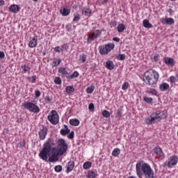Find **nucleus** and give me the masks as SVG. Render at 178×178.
<instances>
[{
	"label": "nucleus",
	"instance_id": "nucleus-1",
	"mask_svg": "<svg viewBox=\"0 0 178 178\" xmlns=\"http://www.w3.org/2000/svg\"><path fill=\"white\" fill-rule=\"evenodd\" d=\"M67 151V143L65 141V139H58L57 149L54 147L51 152L50 156H49V162H58L59 161L58 156H62Z\"/></svg>",
	"mask_w": 178,
	"mask_h": 178
},
{
	"label": "nucleus",
	"instance_id": "nucleus-2",
	"mask_svg": "<svg viewBox=\"0 0 178 178\" xmlns=\"http://www.w3.org/2000/svg\"><path fill=\"white\" fill-rule=\"evenodd\" d=\"M136 170L138 177L141 178L144 175L145 178H155L154 170L151 166L143 161L136 163Z\"/></svg>",
	"mask_w": 178,
	"mask_h": 178
},
{
	"label": "nucleus",
	"instance_id": "nucleus-3",
	"mask_svg": "<svg viewBox=\"0 0 178 178\" xmlns=\"http://www.w3.org/2000/svg\"><path fill=\"white\" fill-rule=\"evenodd\" d=\"M166 118H168L166 111H156L155 113H152L149 118L145 119V122L147 124H152V123H155V120H156V122H161V120H163V119H166Z\"/></svg>",
	"mask_w": 178,
	"mask_h": 178
},
{
	"label": "nucleus",
	"instance_id": "nucleus-4",
	"mask_svg": "<svg viewBox=\"0 0 178 178\" xmlns=\"http://www.w3.org/2000/svg\"><path fill=\"white\" fill-rule=\"evenodd\" d=\"M144 77H145V80L147 81L149 86H154L159 80V74L155 70H152V72L147 71L144 73Z\"/></svg>",
	"mask_w": 178,
	"mask_h": 178
},
{
	"label": "nucleus",
	"instance_id": "nucleus-5",
	"mask_svg": "<svg viewBox=\"0 0 178 178\" xmlns=\"http://www.w3.org/2000/svg\"><path fill=\"white\" fill-rule=\"evenodd\" d=\"M113 48H115V44L113 43L101 45L99 47V52L100 55H108Z\"/></svg>",
	"mask_w": 178,
	"mask_h": 178
},
{
	"label": "nucleus",
	"instance_id": "nucleus-6",
	"mask_svg": "<svg viewBox=\"0 0 178 178\" xmlns=\"http://www.w3.org/2000/svg\"><path fill=\"white\" fill-rule=\"evenodd\" d=\"M47 119L51 124H58L59 123V114L55 110H52L47 116Z\"/></svg>",
	"mask_w": 178,
	"mask_h": 178
},
{
	"label": "nucleus",
	"instance_id": "nucleus-7",
	"mask_svg": "<svg viewBox=\"0 0 178 178\" xmlns=\"http://www.w3.org/2000/svg\"><path fill=\"white\" fill-rule=\"evenodd\" d=\"M51 150L43 146V148L40 150L39 153V158L42 159V161L48 162V159L49 158V156H51Z\"/></svg>",
	"mask_w": 178,
	"mask_h": 178
},
{
	"label": "nucleus",
	"instance_id": "nucleus-8",
	"mask_svg": "<svg viewBox=\"0 0 178 178\" xmlns=\"http://www.w3.org/2000/svg\"><path fill=\"white\" fill-rule=\"evenodd\" d=\"M23 106L25 109H27L29 112H32L33 113H38L40 111V107L32 102L24 103Z\"/></svg>",
	"mask_w": 178,
	"mask_h": 178
},
{
	"label": "nucleus",
	"instance_id": "nucleus-9",
	"mask_svg": "<svg viewBox=\"0 0 178 178\" xmlns=\"http://www.w3.org/2000/svg\"><path fill=\"white\" fill-rule=\"evenodd\" d=\"M178 162V157L177 156H172L170 157V161H165L163 166L164 168L165 166H168V168H172L173 166H175V165H177Z\"/></svg>",
	"mask_w": 178,
	"mask_h": 178
},
{
	"label": "nucleus",
	"instance_id": "nucleus-10",
	"mask_svg": "<svg viewBox=\"0 0 178 178\" xmlns=\"http://www.w3.org/2000/svg\"><path fill=\"white\" fill-rule=\"evenodd\" d=\"M55 145V140L52 138H49L47 142L44 144L43 147L44 148H47L48 149H50V151H52L53 147Z\"/></svg>",
	"mask_w": 178,
	"mask_h": 178
},
{
	"label": "nucleus",
	"instance_id": "nucleus-11",
	"mask_svg": "<svg viewBox=\"0 0 178 178\" xmlns=\"http://www.w3.org/2000/svg\"><path fill=\"white\" fill-rule=\"evenodd\" d=\"M163 62L165 63V65H168V66H171V67H173V66L176 65V61H175V59L170 57H165L163 58Z\"/></svg>",
	"mask_w": 178,
	"mask_h": 178
},
{
	"label": "nucleus",
	"instance_id": "nucleus-12",
	"mask_svg": "<svg viewBox=\"0 0 178 178\" xmlns=\"http://www.w3.org/2000/svg\"><path fill=\"white\" fill-rule=\"evenodd\" d=\"M47 133H48V129H47V127H43L39 131V138H40V140H45V137H47Z\"/></svg>",
	"mask_w": 178,
	"mask_h": 178
},
{
	"label": "nucleus",
	"instance_id": "nucleus-13",
	"mask_svg": "<svg viewBox=\"0 0 178 178\" xmlns=\"http://www.w3.org/2000/svg\"><path fill=\"white\" fill-rule=\"evenodd\" d=\"M8 10L12 13H17V12H20V7L16 4H12L9 7Z\"/></svg>",
	"mask_w": 178,
	"mask_h": 178
},
{
	"label": "nucleus",
	"instance_id": "nucleus-14",
	"mask_svg": "<svg viewBox=\"0 0 178 178\" xmlns=\"http://www.w3.org/2000/svg\"><path fill=\"white\" fill-rule=\"evenodd\" d=\"M161 23L163 24H167L170 26L172 24H175V20L173 19V18H162Z\"/></svg>",
	"mask_w": 178,
	"mask_h": 178
},
{
	"label": "nucleus",
	"instance_id": "nucleus-15",
	"mask_svg": "<svg viewBox=\"0 0 178 178\" xmlns=\"http://www.w3.org/2000/svg\"><path fill=\"white\" fill-rule=\"evenodd\" d=\"M37 41H38V38L35 36L29 41V48H35L37 47Z\"/></svg>",
	"mask_w": 178,
	"mask_h": 178
},
{
	"label": "nucleus",
	"instance_id": "nucleus-16",
	"mask_svg": "<svg viewBox=\"0 0 178 178\" xmlns=\"http://www.w3.org/2000/svg\"><path fill=\"white\" fill-rule=\"evenodd\" d=\"M82 15H84V16H87L88 17H90V16L92 15V10L89 8L85 7L82 10Z\"/></svg>",
	"mask_w": 178,
	"mask_h": 178
},
{
	"label": "nucleus",
	"instance_id": "nucleus-17",
	"mask_svg": "<svg viewBox=\"0 0 178 178\" xmlns=\"http://www.w3.org/2000/svg\"><path fill=\"white\" fill-rule=\"evenodd\" d=\"M74 169V161H70L67 163V173H70V172H72Z\"/></svg>",
	"mask_w": 178,
	"mask_h": 178
},
{
	"label": "nucleus",
	"instance_id": "nucleus-18",
	"mask_svg": "<svg viewBox=\"0 0 178 178\" xmlns=\"http://www.w3.org/2000/svg\"><path fill=\"white\" fill-rule=\"evenodd\" d=\"M60 13L63 16H69L70 15V9L63 7L60 10Z\"/></svg>",
	"mask_w": 178,
	"mask_h": 178
},
{
	"label": "nucleus",
	"instance_id": "nucleus-19",
	"mask_svg": "<svg viewBox=\"0 0 178 178\" xmlns=\"http://www.w3.org/2000/svg\"><path fill=\"white\" fill-rule=\"evenodd\" d=\"M105 67L106 69H108V70H113V69H115V64H113V61L112 60H107Z\"/></svg>",
	"mask_w": 178,
	"mask_h": 178
},
{
	"label": "nucleus",
	"instance_id": "nucleus-20",
	"mask_svg": "<svg viewBox=\"0 0 178 178\" xmlns=\"http://www.w3.org/2000/svg\"><path fill=\"white\" fill-rule=\"evenodd\" d=\"M159 90L161 91H168V90H169V83L165 82L162 83L159 86Z\"/></svg>",
	"mask_w": 178,
	"mask_h": 178
},
{
	"label": "nucleus",
	"instance_id": "nucleus-21",
	"mask_svg": "<svg viewBox=\"0 0 178 178\" xmlns=\"http://www.w3.org/2000/svg\"><path fill=\"white\" fill-rule=\"evenodd\" d=\"M154 152L159 156H163V152H162V148H161L160 147H155L154 149Z\"/></svg>",
	"mask_w": 178,
	"mask_h": 178
},
{
	"label": "nucleus",
	"instance_id": "nucleus-22",
	"mask_svg": "<svg viewBox=\"0 0 178 178\" xmlns=\"http://www.w3.org/2000/svg\"><path fill=\"white\" fill-rule=\"evenodd\" d=\"M143 27L145 29H152L154 26L152 25V24L149 23V21L148 19H144L143 21Z\"/></svg>",
	"mask_w": 178,
	"mask_h": 178
},
{
	"label": "nucleus",
	"instance_id": "nucleus-23",
	"mask_svg": "<svg viewBox=\"0 0 178 178\" xmlns=\"http://www.w3.org/2000/svg\"><path fill=\"white\" fill-rule=\"evenodd\" d=\"M70 124H71V126H79L80 124V120H79V119H71L69 121Z\"/></svg>",
	"mask_w": 178,
	"mask_h": 178
},
{
	"label": "nucleus",
	"instance_id": "nucleus-24",
	"mask_svg": "<svg viewBox=\"0 0 178 178\" xmlns=\"http://www.w3.org/2000/svg\"><path fill=\"white\" fill-rule=\"evenodd\" d=\"M95 40V38L93 36L92 33L90 32L88 33L87 43L91 44L92 41Z\"/></svg>",
	"mask_w": 178,
	"mask_h": 178
},
{
	"label": "nucleus",
	"instance_id": "nucleus-25",
	"mask_svg": "<svg viewBox=\"0 0 178 178\" xmlns=\"http://www.w3.org/2000/svg\"><path fill=\"white\" fill-rule=\"evenodd\" d=\"M74 91V88L72 86H69L65 88V92L67 94H73Z\"/></svg>",
	"mask_w": 178,
	"mask_h": 178
},
{
	"label": "nucleus",
	"instance_id": "nucleus-26",
	"mask_svg": "<svg viewBox=\"0 0 178 178\" xmlns=\"http://www.w3.org/2000/svg\"><path fill=\"white\" fill-rule=\"evenodd\" d=\"M58 73H60V74H63V76H67V74H69L66 70V68L65 67H60L58 69Z\"/></svg>",
	"mask_w": 178,
	"mask_h": 178
},
{
	"label": "nucleus",
	"instance_id": "nucleus-27",
	"mask_svg": "<svg viewBox=\"0 0 178 178\" xmlns=\"http://www.w3.org/2000/svg\"><path fill=\"white\" fill-rule=\"evenodd\" d=\"M124 30H126V27L124 26V24H120L118 26V33H123Z\"/></svg>",
	"mask_w": 178,
	"mask_h": 178
},
{
	"label": "nucleus",
	"instance_id": "nucleus-28",
	"mask_svg": "<svg viewBox=\"0 0 178 178\" xmlns=\"http://www.w3.org/2000/svg\"><path fill=\"white\" fill-rule=\"evenodd\" d=\"M91 33L95 37V38H98V37H99L102 34L101 31H99L98 29L94 31L93 32H91Z\"/></svg>",
	"mask_w": 178,
	"mask_h": 178
},
{
	"label": "nucleus",
	"instance_id": "nucleus-29",
	"mask_svg": "<svg viewBox=\"0 0 178 178\" xmlns=\"http://www.w3.org/2000/svg\"><path fill=\"white\" fill-rule=\"evenodd\" d=\"M92 165V162H90V161H86L83 163V169L85 170H87V169H90V168H91V165Z\"/></svg>",
	"mask_w": 178,
	"mask_h": 178
},
{
	"label": "nucleus",
	"instance_id": "nucleus-30",
	"mask_svg": "<svg viewBox=\"0 0 178 178\" xmlns=\"http://www.w3.org/2000/svg\"><path fill=\"white\" fill-rule=\"evenodd\" d=\"M120 154V149L119 148L114 149L112 152L113 156H118Z\"/></svg>",
	"mask_w": 178,
	"mask_h": 178
},
{
	"label": "nucleus",
	"instance_id": "nucleus-31",
	"mask_svg": "<svg viewBox=\"0 0 178 178\" xmlns=\"http://www.w3.org/2000/svg\"><path fill=\"white\" fill-rule=\"evenodd\" d=\"M60 133L61 136H66V134H69V133H70V129H62L60 131Z\"/></svg>",
	"mask_w": 178,
	"mask_h": 178
},
{
	"label": "nucleus",
	"instance_id": "nucleus-32",
	"mask_svg": "<svg viewBox=\"0 0 178 178\" xmlns=\"http://www.w3.org/2000/svg\"><path fill=\"white\" fill-rule=\"evenodd\" d=\"M94 90H95V86H91L90 87L87 88L86 92L87 94H92V92H94Z\"/></svg>",
	"mask_w": 178,
	"mask_h": 178
},
{
	"label": "nucleus",
	"instance_id": "nucleus-33",
	"mask_svg": "<svg viewBox=\"0 0 178 178\" xmlns=\"http://www.w3.org/2000/svg\"><path fill=\"white\" fill-rule=\"evenodd\" d=\"M143 100L145 101V102H146V104H152L153 99L152 97H148L147 96L143 97Z\"/></svg>",
	"mask_w": 178,
	"mask_h": 178
},
{
	"label": "nucleus",
	"instance_id": "nucleus-34",
	"mask_svg": "<svg viewBox=\"0 0 178 178\" xmlns=\"http://www.w3.org/2000/svg\"><path fill=\"white\" fill-rule=\"evenodd\" d=\"M123 110L122 108H118L116 113V118H122V115H123Z\"/></svg>",
	"mask_w": 178,
	"mask_h": 178
},
{
	"label": "nucleus",
	"instance_id": "nucleus-35",
	"mask_svg": "<svg viewBox=\"0 0 178 178\" xmlns=\"http://www.w3.org/2000/svg\"><path fill=\"white\" fill-rule=\"evenodd\" d=\"M68 79H74L79 77V72L77 71L74 72L71 75L67 76Z\"/></svg>",
	"mask_w": 178,
	"mask_h": 178
},
{
	"label": "nucleus",
	"instance_id": "nucleus-36",
	"mask_svg": "<svg viewBox=\"0 0 178 178\" xmlns=\"http://www.w3.org/2000/svg\"><path fill=\"white\" fill-rule=\"evenodd\" d=\"M159 54H155L153 57H152V62H158L159 60Z\"/></svg>",
	"mask_w": 178,
	"mask_h": 178
},
{
	"label": "nucleus",
	"instance_id": "nucleus-37",
	"mask_svg": "<svg viewBox=\"0 0 178 178\" xmlns=\"http://www.w3.org/2000/svg\"><path fill=\"white\" fill-rule=\"evenodd\" d=\"M117 59L118 60H124L126 59V54H118V56H117Z\"/></svg>",
	"mask_w": 178,
	"mask_h": 178
},
{
	"label": "nucleus",
	"instance_id": "nucleus-38",
	"mask_svg": "<svg viewBox=\"0 0 178 178\" xmlns=\"http://www.w3.org/2000/svg\"><path fill=\"white\" fill-rule=\"evenodd\" d=\"M79 60L82 62V63H84V62L87 60V55L86 54L81 55L79 57Z\"/></svg>",
	"mask_w": 178,
	"mask_h": 178
},
{
	"label": "nucleus",
	"instance_id": "nucleus-39",
	"mask_svg": "<svg viewBox=\"0 0 178 178\" xmlns=\"http://www.w3.org/2000/svg\"><path fill=\"white\" fill-rule=\"evenodd\" d=\"M88 178H95L97 177V175L93 171H90L88 172Z\"/></svg>",
	"mask_w": 178,
	"mask_h": 178
},
{
	"label": "nucleus",
	"instance_id": "nucleus-40",
	"mask_svg": "<svg viewBox=\"0 0 178 178\" xmlns=\"http://www.w3.org/2000/svg\"><path fill=\"white\" fill-rule=\"evenodd\" d=\"M17 147L18 148H24V147H26V142H24V140L19 142V143H17Z\"/></svg>",
	"mask_w": 178,
	"mask_h": 178
},
{
	"label": "nucleus",
	"instance_id": "nucleus-41",
	"mask_svg": "<svg viewBox=\"0 0 178 178\" xmlns=\"http://www.w3.org/2000/svg\"><path fill=\"white\" fill-rule=\"evenodd\" d=\"M54 83H55V84L60 85V84H62V79H60V77L56 76L54 79Z\"/></svg>",
	"mask_w": 178,
	"mask_h": 178
},
{
	"label": "nucleus",
	"instance_id": "nucleus-42",
	"mask_svg": "<svg viewBox=\"0 0 178 178\" xmlns=\"http://www.w3.org/2000/svg\"><path fill=\"white\" fill-rule=\"evenodd\" d=\"M62 169H63V167H62V165H56V166L54 167V170H55V172H56L57 173H59V172L62 170Z\"/></svg>",
	"mask_w": 178,
	"mask_h": 178
},
{
	"label": "nucleus",
	"instance_id": "nucleus-43",
	"mask_svg": "<svg viewBox=\"0 0 178 178\" xmlns=\"http://www.w3.org/2000/svg\"><path fill=\"white\" fill-rule=\"evenodd\" d=\"M102 115L104 118H109L111 116V113H109V111L104 110L102 112Z\"/></svg>",
	"mask_w": 178,
	"mask_h": 178
},
{
	"label": "nucleus",
	"instance_id": "nucleus-44",
	"mask_svg": "<svg viewBox=\"0 0 178 178\" xmlns=\"http://www.w3.org/2000/svg\"><path fill=\"white\" fill-rule=\"evenodd\" d=\"M44 101L46 104H51V102H52V97H50L49 96H46L44 97Z\"/></svg>",
	"mask_w": 178,
	"mask_h": 178
},
{
	"label": "nucleus",
	"instance_id": "nucleus-45",
	"mask_svg": "<svg viewBox=\"0 0 178 178\" xmlns=\"http://www.w3.org/2000/svg\"><path fill=\"white\" fill-rule=\"evenodd\" d=\"M177 81V79H176V76H171L170 77V81L171 84H175Z\"/></svg>",
	"mask_w": 178,
	"mask_h": 178
},
{
	"label": "nucleus",
	"instance_id": "nucleus-46",
	"mask_svg": "<svg viewBox=\"0 0 178 178\" xmlns=\"http://www.w3.org/2000/svg\"><path fill=\"white\" fill-rule=\"evenodd\" d=\"M148 94H152V95H156V90L150 88L149 90L147 91Z\"/></svg>",
	"mask_w": 178,
	"mask_h": 178
},
{
	"label": "nucleus",
	"instance_id": "nucleus-47",
	"mask_svg": "<svg viewBox=\"0 0 178 178\" xmlns=\"http://www.w3.org/2000/svg\"><path fill=\"white\" fill-rule=\"evenodd\" d=\"M127 88H129V82H124L122 86V89L126 90Z\"/></svg>",
	"mask_w": 178,
	"mask_h": 178
},
{
	"label": "nucleus",
	"instance_id": "nucleus-48",
	"mask_svg": "<svg viewBox=\"0 0 178 178\" xmlns=\"http://www.w3.org/2000/svg\"><path fill=\"white\" fill-rule=\"evenodd\" d=\"M69 49V45H67V44H64L61 46V49H60V51H66Z\"/></svg>",
	"mask_w": 178,
	"mask_h": 178
},
{
	"label": "nucleus",
	"instance_id": "nucleus-49",
	"mask_svg": "<svg viewBox=\"0 0 178 178\" xmlns=\"http://www.w3.org/2000/svg\"><path fill=\"white\" fill-rule=\"evenodd\" d=\"M67 137L68 138H70V140H72V138H74V131H71Z\"/></svg>",
	"mask_w": 178,
	"mask_h": 178
},
{
	"label": "nucleus",
	"instance_id": "nucleus-50",
	"mask_svg": "<svg viewBox=\"0 0 178 178\" xmlns=\"http://www.w3.org/2000/svg\"><path fill=\"white\" fill-rule=\"evenodd\" d=\"M22 68H24V70L25 72H30V67H29V66H27L26 65H24L22 66Z\"/></svg>",
	"mask_w": 178,
	"mask_h": 178
},
{
	"label": "nucleus",
	"instance_id": "nucleus-51",
	"mask_svg": "<svg viewBox=\"0 0 178 178\" xmlns=\"http://www.w3.org/2000/svg\"><path fill=\"white\" fill-rule=\"evenodd\" d=\"M40 95H41V92H40V90H35V98H39V97H40Z\"/></svg>",
	"mask_w": 178,
	"mask_h": 178
},
{
	"label": "nucleus",
	"instance_id": "nucleus-52",
	"mask_svg": "<svg viewBox=\"0 0 178 178\" xmlns=\"http://www.w3.org/2000/svg\"><path fill=\"white\" fill-rule=\"evenodd\" d=\"M88 109L89 111H90L91 112H92V111H94V104L90 103L88 106Z\"/></svg>",
	"mask_w": 178,
	"mask_h": 178
},
{
	"label": "nucleus",
	"instance_id": "nucleus-53",
	"mask_svg": "<svg viewBox=\"0 0 178 178\" xmlns=\"http://www.w3.org/2000/svg\"><path fill=\"white\" fill-rule=\"evenodd\" d=\"M61 62H62V59L58 58L57 64H54L53 65V67H56V66H59V65H60Z\"/></svg>",
	"mask_w": 178,
	"mask_h": 178
},
{
	"label": "nucleus",
	"instance_id": "nucleus-54",
	"mask_svg": "<svg viewBox=\"0 0 178 178\" xmlns=\"http://www.w3.org/2000/svg\"><path fill=\"white\" fill-rule=\"evenodd\" d=\"M66 30H67V31H72V24H68L66 26Z\"/></svg>",
	"mask_w": 178,
	"mask_h": 178
},
{
	"label": "nucleus",
	"instance_id": "nucleus-55",
	"mask_svg": "<svg viewBox=\"0 0 178 178\" xmlns=\"http://www.w3.org/2000/svg\"><path fill=\"white\" fill-rule=\"evenodd\" d=\"M36 79H37V76L35 75H33L31 76V78H30V80H31V83H35Z\"/></svg>",
	"mask_w": 178,
	"mask_h": 178
},
{
	"label": "nucleus",
	"instance_id": "nucleus-56",
	"mask_svg": "<svg viewBox=\"0 0 178 178\" xmlns=\"http://www.w3.org/2000/svg\"><path fill=\"white\" fill-rule=\"evenodd\" d=\"M79 20H80V15H79L75 16L73 19V22H79Z\"/></svg>",
	"mask_w": 178,
	"mask_h": 178
},
{
	"label": "nucleus",
	"instance_id": "nucleus-57",
	"mask_svg": "<svg viewBox=\"0 0 178 178\" xmlns=\"http://www.w3.org/2000/svg\"><path fill=\"white\" fill-rule=\"evenodd\" d=\"M60 47H59V46H57V47H56L55 48H54V51H55V52H60Z\"/></svg>",
	"mask_w": 178,
	"mask_h": 178
},
{
	"label": "nucleus",
	"instance_id": "nucleus-58",
	"mask_svg": "<svg viewBox=\"0 0 178 178\" xmlns=\"http://www.w3.org/2000/svg\"><path fill=\"white\" fill-rule=\"evenodd\" d=\"M5 58V53L3 51H0V59H3Z\"/></svg>",
	"mask_w": 178,
	"mask_h": 178
},
{
	"label": "nucleus",
	"instance_id": "nucleus-59",
	"mask_svg": "<svg viewBox=\"0 0 178 178\" xmlns=\"http://www.w3.org/2000/svg\"><path fill=\"white\" fill-rule=\"evenodd\" d=\"M113 41H115L116 42H119L120 41V38L118 37H115L113 38Z\"/></svg>",
	"mask_w": 178,
	"mask_h": 178
},
{
	"label": "nucleus",
	"instance_id": "nucleus-60",
	"mask_svg": "<svg viewBox=\"0 0 178 178\" xmlns=\"http://www.w3.org/2000/svg\"><path fill=\"white\" fill-rule=\"evenodd\" d=\"M168 13H170V16H172V15H173V10H172V8H169Z\"/></svg>",
	"mask_w": 178,
	"mask_h": 178
},
{
	"label": "nucleus",
	"instance_id": "nucleus-61",
	"mask_svg": "<svg viewBox=\"0 0 178 178\" xmlns=\"http://www.w3.org/2000/svg\"><path fill=\"white\" fill-rule=\"evenodd\" d=\"M5 5V1L3 0H0V6H3Z\"/></svg>",
	"mask_w": 178,
	"mask_h": 178
},
{
	"label": "nucleus",
	"instance_id": "nucleus-62",
	"mask_svg": "<svg viewBox=\"0 0 178 178\" xmlns=\"http://www.w3.org/2000/svg\"><path fill=\"white\" fill-rule=\"evenodd\" d=\"M18 123H20L21 122H23V118H20L17 119Z\"/></svg>",
	"mask_w": 178,
	"mask_h": 178
},
{
	"label": "nucleus",
	"instance_id": "nucleus-63",
	"mask_svg": "<svg viewBox=\"0 0 178 178\" xmlns=\"http://www.w3.org/2000/svg\"><path fill=\"white\" fill-rule=\"evenodd\" d=\"M58 60H56V59H54L53 63H54V65H58Z\"/></svg>",
	"mask_w": 178,
	"mask_h": 178
},
{
	"label": "nucleus",
	"instance_id": "nucleus-64",
	"mask_svg": "<svg viewBox=\"0 0 178 178\" xmlns=\"http://www.w3.org/2000/svg\"><path fill=\"white\" fill-rule=\"evenodd\" d=\"M142 79H143V81H144V82L145 83V81H146L147 79H145V77L144 76V75H143V77L142 78Z\"/></svg>",
	"mask_w": 178,
	"mask_h": 178
}]
</instances>
